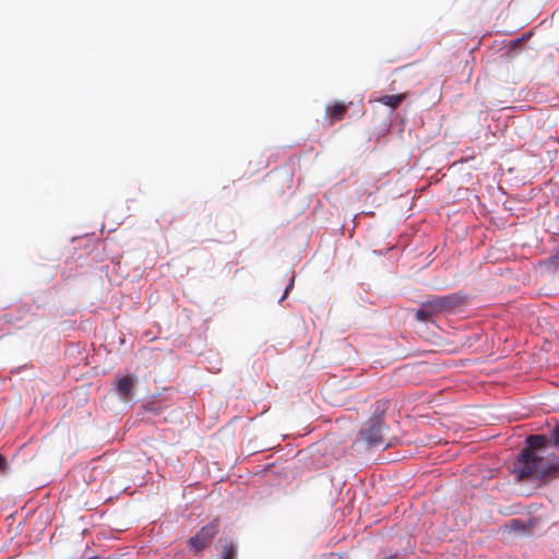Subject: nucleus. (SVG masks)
<instances>
[{
    "label": "nucleus",
    "instance_id": "4468645a",
    "mask_svg": "<svg viewBox=\"0 0 559 559\" xmlns=\"http://www.w3.org/2000/svg\"><path fill=\"white\" fill-rule=\"evenodd\" d=\"M293 285H294V278H292L290 283H289V284H288V286L286 287V290H285V293H284V295H283L282 299H284V298L287 296L288 290L293 287Z\"/></svg>",
    "mask_w": 559,
    "mask_h": 559
},
{
    "label": "nucleus",
    "instance_id": "f257e3e1",
    "mask_svg": "<svg viewBox=\"0 0 559 559\" xmlns=\"http://www.w3.org/2000/svg\"><path fill=\"white\" fill-rule=\"evenodd\" d=\"M513 473L518 479H547L559 475V456L548 453L547 437L531 435L526 448L519 454Z\"/></svg>",
    "mask_w": 559,
    "mask_h": 559
},
{
    "label": "nucleus",
    "instance_id": "1a4fd4ad",
    "mask_svg": "<svg viewBox=\"0 0 559 559\" xmlns=\"http://www.w3.org/2000/svg\"><path fill=\"white\" fill-rule=\"evenodd\" d=\"M132 379L130 377H123L121 378L117 383V390L118 393L122 397H127L131 394V388H132Z\"/></svg>",
    "mask_w": 559,
    "mask_h": 559
},
{
    "label": "nucleus",
    "instance_id": "20e7f679",
    "mask_svg": "<svg viewBox=\"0 0 559 559\" xmlns=\"http://www.w3.org/2000/svg\"><path fill=\"white\" fill-rule=\"evenodd\" d=\"M218 533L217 521H213L210 524L203 526L195 536L191 537L188 543L194 550L200 551L206 548L214 536Z\"/></svg>",
    "mask_w": 559,
    "mask_h": 559
},
{
    "label": "nucleus",
    "instance_id": "6e6552de",
    "mask_svg": "<svg viewBox=\"0 0 559 559\" xmlns=\"http://www.w3.org/2000/svg\"><path fill=\"white\" fill-rule=\"evenodd\" d=\"M406 98V94H396V95H384L378 99L379 103L391 107L392 109L397 108L401 103Z\"/></svg>",
    "mask_w": 559,
    "mask_h": 559
},
{
    "label": "nucleus",
    "instance_id": "9d476101",
    "mask_svg": "<svg viewBox=\"0 0 559 559\" xmlns=\"http://www.w3.org/2000/svg\"><path fill=\"white\" fill-rule=\"evenodd\" d=\"M237 552L233 545L225 546L222 550V559H236Z\"/></svg>",
    "mask_w": 559,
    "mask_h": 559
},
{
    "label": "nucleus",
    "instance_id": "39448f33",
    "mask_svg": "<svg viewBox=\"0 0 559 559\" xmlns=\"http://www.w3.org/2000/svg\"><path fill=\"white\" fill-rule=\"evenodd\" d=\"M347 110L348 106L342 102L328 105L325 108V117L329 120V124L333 126L335 122L341 121L347 114Z\"/></svg>",
    "mask_w": 559,
    "mask_h": 559
},
{
    "label": "nucleus",
    "instance_id": "9b49d317",
    "mask_svg": "<svg viewBox=\"0 0 559 559\" xmlns=\"http://www.w3.org/2000/svg\"><path fill=\"white\" fill-rule=\"evenodd\" d=\"M548 442H551L552 445L559 449V425H556L551 430L549 439H547Z\"/></svg>",
    "mask_w": 559,
    "mask_h": 559
},
{
    "label": "nucleus",
    "instance_id": "2eb2a0df",
    "mask_svg": "<svg viewBox=\"0 0 559 559\" xmlns=\"http://www.w3.org/2000/svg\"><path fill=\"white\" fill-rule=\"evenodd\" d=\"M90 559H100V558H99V557H97V556H94V557H92V558H90Z\"/></svg>",
    "mask_w": 559,
    "mask_h": 559
},
{
    "label": "nucleus",
    "instance_id": "7ed1b4c3",
    "mask_svg": "<svg viewBox=\"0 0 559 559\" xmlns=\"http://www.w3.org/2000/svg\"><path fill=\"white\" fill-rule=\"evenodd\" d=\"M436 313L450 312L466 304V297L461 293L447 296H433L428 299Z\"/></svg>",
    "mask_w": 559,
    "mask_h": 559
},
{
    "label": "nucleus",
    "instance_id": "f8f14e48",
    "mask_svg": "<svg viewBox=\"0 0 559 559\" xmlns=\"http://www.w3.org/2000/svg\"><path fill=\"white\" fill-rule=\"evenodd\" d=\"M5 459L3 455L0 454V472L5 468Z\"/></svg>",
    "mask_w": 559,
    "mask_h": 559
},
{
    "label": "nucleus",
    "instance_id": "423d86ee",
    "mask_svg": "<svg viewBox=\"0 0 559 559\" xmlns=\"http://www.w3.org/2000/svg\"><path fill=\"white\" fill-rule=\"evenodd\" d=\"M531 528V525H526L522 520L520 519H511L508 523L504 524V532H508L510 534L514 535H524L526 534Z\"/></svg>",
    "mask_w": 559,
    "mask_h": 559
},
{
    "label": "nucleus",
    "instance_id": "f03ea898",
    "mask_svg": "<svg viewBox=\"0 0 559 559\" xmlns=\"http://www.w3.org/2000/svg\"><path fill=\"white\" fill-rule=\"evenodd\" d=\"M384 430L385 425L380 417L370 418L360 430L356 443H362L367 448L386 447Z\"/></svg>",
    "mask_w": 559,
    "mask_h": 559
},
{
    "label": "nucleus",
    "instance_id": "ddd939ff",
    "mask_svg": "<svg viewBox=\"0 0 559 559\" xmlns=\"http://www.w3.org/2000/svg\"><path fill=\"white\" fill-rule=\"evenodd\" d=\"M324 559H343V558L340 555L332 552V554L328 555L326 557H324Z\"/></svg>",
    "mask_w": 559,
    "mask_h": 559
},
{
    "label": "nucleus",
    "instance_id": "0eeeda50",
    "mask_svg": "<svg viewBox=\"0 0 559 559\" xmlns=\"http://www.w3.org/2000/svg\"><path fill=\"white\" fill-rule=\"evenodd\" d=\"M437 316L435 309L432 308V305L429 300L425 301L421 305V308L418 309L415 313V318L418 321H429L432 317Z\"/></svg>",
    "mask_w": 559,
    "mask_h": 559
}]
</instances>
